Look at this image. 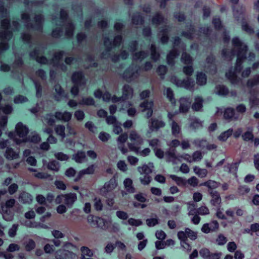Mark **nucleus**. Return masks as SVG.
Instances as JSON below:
<instances>
[{"instance_id": "obj_1", "label": "nucleus", "mask_w": 259, "mask_h": 259, "mask_svg": "<svg viewBox=\"0 0 259 259\" xmlns=\"http://www.w3.org/2000/svg\"><path fill=\"white\" fill-rule=\"evenodd\" d=\"M233 49L229 50L225 49L222 51V56L226 59L231 60L235 56H237V61L235 68L230 70L226 73V76L232 84H238L241 81L239 77L241 71L242 69V63L246 60L253 61L255 58V55L250 53L248 58L246 57L247 46L243 44L238 37H235L232 40Z\"/></svg>"}, {"instance_id": "obj_2", "label": "nucleus", "mask_w": 259, "mask_h": 259, "mask_svg": "<svg viewBox=\"0 0 259 259\" xmlns=\"http://www.w3.org/2000/svg\"><path fill=\"white\" fill-rule=\"evenodd\" d=\"M7 14V10L4 6V3L0 0V17H6ZM1 27L3 30L0 31V57L5 51L9 49L8 42L13 36L12 31L10 30V22L9 19L2 20Z\"/></svg>"}, {"instance_id": "obj_3", "label": "nucleus", "mask_w": 259, "mask_h": 259, "mask_svg": "<svg viewBox=\"0 0 259 259\" xmlns=\"http://www.w3.org/2000/svg\"><path fill=\"white\" fill-rule=\"evenodd\" d=\"M60 21L59 25L52 31V36L55 38H59L64 34L68 38L72 37L74 30L73 23L68 19V14L64 10H61L60 14Z\"/></svg>"}, {"instance_id": "obj_4", "label": "nucleus", "mask_w": 259, "mask_h": 259, "mask_svg": "<svg viewBox=\"0 0 259 259\" xmlns=\"http://www.w3.org/2000/svg\"><path fill=\"white\" fill-rule=\"evenodd\" d=\"M41 54L40 51V48L36 47L33 51H32L30 53V56L31 58L35 60L37 62L41 64H51L53 65L62 70L63 71H66L67 69L66 65L63 63H60V61L62 59L64 54V51H59L56 52L53 57V58L49 60L46 57L43 56H40Z\"/></svg>"}, {"instance_id": "obj_5", "label": "nucleus", "mask_w": 259, "mask_h": 259, "mask_svg": "<svg viewBox=\"0 0 259 259\" xmlns=\"http://www.w3.org/2000/svg\"><path fill=\"white\" fill-rule=\"evenodd\" d=\"M122 40L121 35L116 36L113 40H110L108 37L104 38V45L105 47V51L102 53V57L104 59L112 58L114 62L117 61L120 58L122 59H126L128 56V53L126 51H122L118 55L111 56V52L113 49L119 47Z\"/></svg>"}, {"instance_id": "obj_6", "label": "nucleus", "mask_w": 259, "mask_h": 259, "mask_svg": "<svg viewBox=\"0 0 259 259\" xmlns=\"http://www.w3.org/2000/svg\"><path fill=\"white\" fill-rule=\"evenodd\" d=\"M15 130L16 135L15 132H11L9 133L8 136L17 145L26 142L37 143L40 141V137L35 132L32 133L31 135H29L28 138H25L22 140L18 139L16 136H18L20 138H24L28 133V128L21 122H19L16 124Z\"/></svg>"}, {"instance_id": "obj_7", "label": "nucleus", "mask_w": 259, "mask_h": 259, "mask_svg": "<svg viewBox=\"0 0 259 259\" xmlns=\"http://www.w3.org/2000/svg\"><path fill=\"white\" fill-rule=\"evenodd\" d=\"M87 220L92 226H96L110 232L115 233L119 230V225L117 223H112L110 220H105L93 215H89Z\"/></svg>"}, {"instance_id": "obj_8", "label": "nucleus", "mask_w": 259, "mask_h": 259, "mask_svg": "<svg viewBox=\"0 0 259 259\" xmlns=\"http://www.w3.org/2000/svg\"><path fill=\"white\" fill-rule=\"evenodd\" d=\"M129 138L131 142L128 143V145L131 151L143 156H146L149 154L150 150L148 148H145L141 151H139V146L142 144L143 140L135 131H132L131 133Z\"/></svg>"}, {"instance_id": "obj_9", "label": "nucleus", "mask_w": 259, "mask_h": 259, "mask_svg": "<svg viewBox=\"0 0 259 259\" xmlns=\"http://www.w3.org/2000/svg\"><path fill=\"white\" fill-rule=\"evenodd\" d=\"M22 19L25 23V25L28 29H33L38 31L41 32L42 30V21L43 16L41 14H36L35 15L32 22H31V20L29 15L27 13H23L22 14Z\"/></svg>"}, {"instance_id": "obj_10", "label": "nucleus", "mask_w": 259, "mask_h": 259, "mask_svg": "<svg viewBox=\"0 0 259 259\" xmlns=\"http://www.w3.org/2000/svg\"><path fill=\"white\" fill-rule=\"evenodd\" d=\"M72 81L74 85L71 89V93L74 96H76L79 92V89L84 88L85 79L82 72H75L72 76Z\"/></svg>"}, {"instance_id": "obj_11", "label": "nucleus", "mask_w": 259, "mask_h": 259, "mask_svg": "<svg viewBox=\"0 0 259 259\" xmlns=\"http://www.w3.org/2000/svg\"><path fill=\"white\" fill-rule=\"evenodd\" d=\"M133 90L129 85H124L123 88V95L121 97L118 98L116 96H113L111 99L112 102L115 103L120 101V103L122 106V109H124L123 107L125 108L130 107L132 105L128 102H126L125 100L132 98L133 96Z\"/></svg>"}, {"instance_id": "obj_12", "label": "nucleus", "mask_w": 259, "mask_h": 259, "mask_svg": "<svg viewBox=\"0 0 259 259\" xmlns=\"http://www.w3.org/2000/svg\"><path fill=\"white\" fill-rule=\"evenodd\" d=\"M258 84H259V75H255L253 78L248 79L247 82V88L250 89L251 96L249 101L251 106L257 105L259 102V99L256 97L257 91L252 90L254 86Z\"/></svg>"}, {"instance_id": "obj_13", "label": "nucleus", "mask_w": 259, "mask_h": 259, "mask_svg": "<svg viewBox=\"0 0 259 259\" xmlns=\"http://www.w3.org/2000/svg\"><path fill=\"white\" fill-rule=\"evenodd\" d=\"M71 116L72 114L69 112L65 111L64 113L57 112L55 116L52 114H47L44 119L49 125H53L55 122V118L58 120L68 121L70 120Z\"/></svg>"}, {"instance_id": "obj_14", "label": "nucleus", "mask_w": 259, "mask_h": 259, "mask_svg": "<svg viewBox=\"0 0 259 259\" xmlns=\"http://www.w3.org/2000/svg\"><path fill=\"white\" fill-rule=\"evenodd\" d=\"M170 81L177 87H183L191 91L193 90L195 85L194 80L189 77L183 80H180L176 76H173L171 77Z\"/></svg>"}, {"instance_id": "obj_15", "label": "nucleus", "mask_w": 259, "mask_h": 259, "mask_svg": "<svg viewBox=\"0 0 259 259\" xmlns=\"http://www.w3.org/2000/svg\"><path fill=\"white\" fill-rule=\"evenodd\" d=\"M176 150L175 149H170L166 153L168 161L172 162L173 164H178L181 162V158H183L184 160L189 162H193L192 156L189 154H185L181 156H177L176 155Z\"/></svg>"}, {"instance_id": "obj_16", "label": "nucleus", "mask_w": 259, "mask_h": 259, "mask_svg": "<svg viewBox=\"0 0 259 259\" xmlns=\"http://www.w3.org/2000/svg\"><path fill=\"white\" fill-rule=\"evenodd\" d=\"M181 43V39L178 36L174 38V49L167 55V63L168 65L173 66L175 64V59L180 55V52L177 50L176 47Z\"/></svg>"}, {"instance_id": "obj_17", "label": "nucleus", "mask_w": 259, "mask_h": 259, "mask_svg": "<svg viewBox=\"0 0 259 259\" xmlns=\"http://www.w3.org/2000/svg\"><path fill=\"white\" fill-rule=\"evenodd\" d=\"M139 70L140 69L137 67L135 69L133 67H130L123 73V77L127 81H132L138 77L140 75Z\"/></svg>"}, {"instance_id": "obj_18", "label": "nucleus", "mask_w": 259, "mask_h": 259, "mask_svg": "<svg viewBox=\"0 0 259 259\" xmlns=\"http://www.w3.org/2000/svg\"><path fill=\"white\" fill-rule=\"evenodd\" d=\"M77 255L72 252L60 249L56 252V259H77Z\"/></svg>"}, {"instance_id": "obj_19", "label": "nucleus", "mask_w": 259, "mask_h": 259, "mask_svg": "<svg viewBox=\"0 0 259 259\" xmlns=\"http://www.w3.org/2000/svg\"><path fill=\"white\" fill-rule=\"evenodd\" d=\"M117 184L115 178H111L108 182L105 183L101 189V192L104 195L108 192L112 191L117 186Z\"/></svg>"}, {"instance_id": "obj_20", "label": "nucleus", "mask_w": 259, "mask_h": 259, "mask_svg": "<svg viewBox=\"0 0 259 259\" xmlns=\"http://www.w3.org/2000/svg\"><path fill=\"white\" fill-rule=\"evenodd\" d=\"M207 66L205 67L207 72L215 73L217 71L216 65L214 63V58L212 55L209 56L206 59Z\"/></svg>"}, {"instance_id": "obj_21", "label": "nucleus", "mask_w": 259, "mask_h": 259, "mask_svg": "<svg viewBox=\"0 0 259 259\" xmlns=\"http://www.w3.org/2000/svg\"><path fill=\"white\" fill-rule=\"evenodd\" d=\"M191 102L192 99L189 98H181L180 100V111L183 113L187 112L190 108Z\"/></svg>"}, {"instance_id": "obj_22", "label": "nucleus", "mask_w": 259, "mask_h": 259, "mask_svg": "<svg viewBox=\"0 0 259 259\" xmlns=\"http://www.w3.org/2000/svg\"><path fill=\"white\" fill-rule=\"evenodd\" d=\"M127 139V134L126 133L121 134L118 138V147L122 154H125L128 151V149L124 146V143L125 142Z\"/></svg>"}, {"instance_id": "obj_23", "label": "nucleus", "mask_w": 259, "mask_h": 259, "mask_svg": "<svg viewBox=\"0 0 259 259\" xmlns=\"http://www.w3.org/2000/svg\"><path fill=\"white\" fill-rule=\"evenodd\" d=\"M153 106V102L152 101H144L140 104V107L143 108V111L147 110L146 117L149 118L151 117L153 113L152 107Z\"/></svg>"}, {"instance_id": "obj_24", "label": "nucleus", "mask_w": 259, "mask_h": 259, "mask_svg": "<svg viewBox=\"0 0 259 259\" xmlns=\"http://www.w3.org/2000/svg\"><path fill=\"white\" fill-rule=\"evenodd\" d=\"M14 69L13 72L14 73H18L22 75L23 71V62L21 58L16 59L13 64Z\"/></svg>"}, {"instance_id": "obj_25", "label": "nucleus", "mask_w": 259, "mask_h": 259, "mask_svg": "<svg viewBox=\"0 0 259 259\" xmlns=\"http://www.w3.org/2000/svg\"><path fill=\"white\" fill-rule=\"evenodd\" d=\"M165 126V123L161 120L156 118H152L150 124V128L151 131L158 130Z\"/></svg>"}, {"instance_id": "obj_26", "label": "nucleus", "mask_w": 259, "mask_h": 259, "mask_svg": "<svg viewBox=\"0 0 259 259\" xmlns=\"http://www.w3.org/2000/svg\"><path fill=\"white\" fill-rule=\"evenodd\" d=\"M170 28L168 26H165L164 28L160 31L159 35H161L160 41L162 44H165L167 42L169 39L168 32L170 31Z\"/></svg>"}, {"instance_id": "obj_27", "label": "nucleus", "mask_w": 259, "mask_h": 259, "mask_svg": "<svg viewBox=\"0 0 259 259\" xmlns=\"http://www.w3.org/2000/svg\"><path fill=\"white\" fill-rule=\"evenodd\" d=\"M152 24L158 26L160 24H166V20L160 13H157L152 19Z\"/></svg>"}, {"instance_id": "obj_28", "label": "nucleus", "mask_w": 259, "mask_h": 259, "mask_svg": "<svg viewBox=\"0 0 259 259\" xmlns=\"http://www.w3.org/2000/svg\"><path fill=\"white\" fill-rule=\"evenodd\" d=\"M212 199L210 202L214 206H218L221 202V199L220 194L218 192L214 190H211L209 192Z\"/></svg>"}, {"instance_id": "obj_29", "label": "nucleus", "mask_w": 259, "mask_h": 259, "mask_svg": "<svg viewBox=\"0 0 259 259\" xmlns=\"http://www.w3.org/2000/svg\"><path fill=\"white\" fill-rule=\"evenodd\" d=\"M77 196L75 193H69L64 195V202L68 206H71L76 200Z\"/></svg>"}, {"instance_id": "obj_30", "label": "nucleus", "mask_w": 259, "mask_h": 259, "mask_svg": "<svg viewBox=\"0 0 259 259\" xmlns=\"http://www.w3.org/2000/svg\"><path fill=\"white\" fill-rule=\"evenodd\" d=\"M153 167L152 163H149L148 164H144L142 166H139L138 170L141 174H149L152 172Z\"/></svg>"}, {"instance_id": "obj_31", "label": "nucleus", "mask_w": 259, "mask_h": 259, "mask_svg": "<svg viewBox=\"0 0 259 259\" xmlns=\"http://www.w3.org/2000/svg\"><path fill=\"white\" fill-rule=\"evenodd\" d=\"M80 250L82 253L81 259H93L91 257L93 255V252L88 247H81Z\"/></svg>"}, {"instance_id": "obj_32", "label": "nucleus", "mask_w": 259, "mask_h": 259, "mask_svg": "<svg viewBox=\"0 0 259 259\" xmlns=\"http://www.w3.org/2000/svg\"><path fill=\"white\" fill-rule=\"evenodd\" d=\"M123 184L126 191L129 193L135 192V189L133 186V181L130 178H126L124 180Z\"/></svg>"}, {"instance_id": "obj_33", "label": "nucleus", "mask_w": 259, "mask_h": 259, "mask_svg": "<svg viewBox=\"0 0 259 259\" xmlns=\"http://www.w3.org/2000/svg\"><path fill=\"white\" fill-rule=\"evenodd\" d=\"M19 199L23 203H30L32 200V197L28 193L23 192L20 194Z\"/></svg>"}, {"instance_id": "obj_34", "label": "nucleus", "mask_w": 259, "mask_h": 259, "mask_svg": "<svg viewBox=\"0 0 259 259\" xmlns=\"http://www.w3.org/2000/svg\"><path fill=\"white\" fill-rule=\"evenodd\" d=\"M149 55V53L147 51H141L136 52L134 54L133 59L135 61H142L144 59L146 58Z\"/></svg>"}, {"instance_id": "obj_35", "label": "nucleus", "mask_w": 259, "mask_h": 259, "mask_svg": "<svg viewBox=\"0 0 259 259\" xmlns=\"http://www.w3.org/2000/svg\"><path fill=\"white\" fill-rule=\"evenodd\" d=\"M151 59L154 62L158 61L160 58V54L157 51L155 44H152L150 46Z\"/></svg>"}, {"instance_id": "obj_36", "label": "nucleus", "mask_w": 259, "mask_h": 259, "mask_svg": "<svg viewBox=\"0 0 259 259\" xmlns=\"http://www.w3.org/2000/svg\"><path fill=\"white\" fill-rule=\"evenodd\" d=\"M19 156L18 152L15 151L11 148H8L6 151L5 156L8 159L17 158Z\"/></svg>"}, {"instance_id": "obj_37", "label": "nucleus", "mask_w": 259, "mask_h": 259, "mask_svg": "<svg viewBox=\"0 0 259 259\" xmlns=\"http://www.w3.org/2000/svg\"><path fill=\"white\" fill-rule=\"evenodd\" d=\"M195 32L194 26L190 25L189 30L187 31H183L182 35L188 39H191L195 37Z\"/></svg>"}, {"instance_id": "obj_38", "label": "nucleus", "mask_w": 259, "mask_h": 259, "mask_svg": "<svg viewBox=\"0 0 259 259\" xmlns=\"http://www.w3.org/2000/svg\"><path fill=\"white\" fill-rule=\"evenodd\" d=\"M216 94L220 96H226L229 94V90L227 88L223 85H219L216 87Z\"/></svg>"}, {"instance_id": "obj_39", "label": "nucleus", "mask_w": 259, "mask_h": 259, "mask_svg": "<svg viewBox=\"0 0 259 259\" xmlns=\"http://www.w3.org/2000/svg\"><path fill=\"white\" fill-rule=\"evenodd\" d=\"M203 99L201 97H197L195 99V102L192 105V109L195 111H199L202 107Z\"/></svg>"}, {"instance_id": "obj_40", "label": "nucleus", "mask_w": 259, "mask_h": 259, "mask_svg": "<svg viewBox=\"0 0 259 259\" xmlns=\"http://www.w3.org/2000/svg\"><path fill=\"white\" fill-rule=\"evenodd\" d=\"M197 83L200 85H204L206 82V76L202 72H198L196 78Z\"/></svg>"}, {"instance_id": "obj_41", "label": "nucleus", "mask_w": 259, "mask_h": 259, "mask_svg": "<svg viewBox=\"0 0 259 259\" xmlns=\"http://www.w3.org/2000/svg\"><path fill=\"white\" fill-rule=\"evenodd\" d=\"M30 79L33 81L36 89V96L37 98L41 97L42 93V88L39 83L36 81L31 75H29Z\"/></svg>"}, {"instance_id": "obj_42", "label": "nucleus", "mask_w": 259, "mask_h": 259, "mask_svg": "<svg viewBox=\"0 0 259 259\" xmlns=\"http://www.w3.org/2000/svg\"><path fill=\"white\" fill-rule=\"evenodd\" d=\"M132 22L136 25L142 24L144 22L143 18L140 13H135L132 17Z\"/></svg>"}, {"instance_id": "obj_43", "label": "nucleus", "mask_w": 259, "mask_h": 259, "mask_svg": "<svg viewBox=\"0 0 259 259\" xmlns=\"http://www.w3.org/2000/svg\"><path fill=\"white\" fill-rule=\"evenodd\" d=\"M2 214L3 218L7 221L12 220L14 216L13 212L10 209H5L4 211H2Z\"/></svg>"}, {"instance_id": "obj_44", "label": "nucleus", "mask_w": 259, "mask_h": 259, "mask_svg": "<svg viewBox=\"0 0 259 259\" xmlns=\"http://www.w3.org/2000/svg\"><path fill=\"white\" fill-rule=\"evenodd\" d=\"M54 88L55 91L57 94V96H56L57 100H60L62 97L66 96L64 91L62 90L61 87L59 84L55 85Z\"/></svg>"}, {"instance_id": "obj_45", "label": "nucleus", "mask_w": 259, "mask_h": 259, "mask_svg": "<svg viewBox=\"0 0 259 259\" xmlns=\"http://www.w3.org/2000/svg\"><path fill=\"white\" fill-rule=\"evenodd\" d=\"M224 118L226 119H231L234 118L236 119L237 117L235 116L234 110L231 108H227L224 112Z\"/></svg>"}, {"instance_id": "obj_46", "label": "nucleus", "mask_w": 259, "mask_h": 259, "mask_svg": "<svg viewBox=\"0 0 259 259\" xmlns=\"http://www.w3.org/2000/svg\"><path fill=\"white\" fill-rule=\"evenodd\" d=\"M85 158V154L84 152L78 151L77 153L73 155V159L78 163H81L84 160Z\"/></svg>"}, {"instance_id": "obj_47", "label": "nucleus", "mask_w": 259, "mask_h": 259, "mask_svg": "<svg viewBox=\"0 0 259 259\" xmlns=\"http://www.w3.org/2000/svg\"><path fill=\"white\" fill-rule=\"evenodd\" d=\"M194 171L200 178H204L207 174V170L206 169H202L197 166L194 167Z\"/></svg>"}, {"instance_id": "obj_48", "label": "nucleus", "mask_w": 259, "mask_h": 259, "mask_svg": "<svg viewBox=\"0 0 259 259\" xmlns=\"http://www.w3.org/2000/svg\"><path fill=\"white\" fill-rule=\"evenodd\" d=\"M233 130L231 128L222 133L218 137L219 140L225 141L232 134Z\"/></svg>"}, {"instance_id": "obj_49", "label": "nucleus", "mask_w": 259, "mask_h": 259, "mask_svg": "<svg viewBox=\"0 0 259 259\" xmlns=\"http://www.w3.org/2000/svg\"><path fill=\"white\" fill-rule=\"evenodd\" d=\"M94 172V167L93 165L89 166L87 168L81 170L78 174V178L79 179L83 175L85 174H92Z\"/></svg>"}, {"instance_id": "obj_50", "label": "nucleus", "mask_w": 259, "mask_h": 259, "mask_svg": "<svg viewBox=\"0 0 259 259\" xmlns=\"http://www.w3.org/2000/svg\"><path fill=\"white\" fill-rule=\"evenodd\" d=\"M165 94L166 95L167 98L171 103V104L172 105H175L176 103V100L174 97V93L172 90L170 88H168L166 89Z\"/></svg>"}, {"instance_id": "obj_51", "label": "nucleus", "mask_w": 259, "mask_h": 259, "mask_svg": "<svg viewBox=\"0 0 259 259\" xmlns=\"http://www.w3.org/2000/svg\"><path fill=\"white\" fill-rule=\"evenodd\" d=\"M182 61L186 64H191L192 63V58L190 55L186 52L182 54L181 57Z\"/></svg>"}, {"instance_id": "obj_52", "label": "nucleus", "mask_w": 259, "mask_h": 259, "mask_svg": "<svg viewBox=\"0 0 259 259\" xmlns=\"http://www.w3.org/2000/svg\"><path fill=\"white\" fill-rule=\"evenodd\" d=\"M55 131L57 135L62 138L65 137V127L62 125H58L55 127Z\"/></svg>"}, {"instance_id": "obj_53", "label": "nucleus", "mask_w": 259, "mask_h": 259, "mask_svg": "<svg viewBox=\"0 0 259 259\" xmlns=\"http://www.w3.org/2000/svg\"><path fill=\"white\" fill-rule=\"evenodd\" d=\"M48 168L49 169L57 171L59 169L60 165L58 161L53 160L48 163Z\"/></svg>"}, {"instance_id": "obj_54", "label": "nucleus", "mask_w": 259, "mask_h": 259, "mask_svg": "<svg viewBox=\"0 0 259 259\" xmlns=\"http://www.w3.org/2000/svg\"><path fill=\"white\" fill-rule=\"evenodd\" d=\"M95 103V101L93 98L92 97H88V98H83L78 103L80 105H93Z\"/></svg>"}, {"instance_id": "obj_55", "label": "nucleus", "mask_w": 259, "mask_h": 259, "mask_svg": "<svg viewBox=\"0 0 259 259\" xmlns=\"http://www.w3.org/2000/svg\"><path fill=\"white\" fill-rule=\"evenodd\" d=\"M203 185L207 187L209 189H213L218 187L219 184L214 181L208 180L204 182Z\"/></svg>"}, {"instance_id": "obj_56", "label": "nucleus", "mask_w": 259, "mask_h": 259, "mask_svg": "<svg viewBox=\"0 0 259 259\" xmlns=\"http://www.w3.org/2000/svg\"><path fill=\"white\" fill-rule=\"evenodd\" d=\"M170 178L174 180L179 186H184L186 184V181L182 178L175 175H171Z\"/></svg>"}, {"instance_id": "obj_57", "label": "nucleus", "mask_w": 259, "mask_h": 259, "mask_svg": "<svg viewBox=\"0 0 259 259\" xmlns=\"http://www.w3.org/2000/svg\"><path fill=\"white\" fill-rule=\"evenodd\" d=\"M233 10L234 16L238 20H239L240 19H243L244 14L242 8H241L240 11H238L236 10L235 7H233Z\"/></svg>"}, {"instance_id": "obj_58", "label": "nucleus", "mask_w": 259, "mask_h": 259, "mask_svg": "<svg viewBox=\"0 0 259 259\" xmlns=\"http://www.w3.org/2000/svg\"><path fill=\"white\" fill-rule=\"evenodd\" d=\"M15 203V200L14 199H11L6 201L5 205L2 206V211H4L5 209H10L12 208Z\"/></svg>"}, {"instance_id": "obj_59", "label": "nucleus", "mask_w": 259, "mask_h": 259, "mask_svg": "<svg viewBox=\"0 0 259 259\" xmlns=\"http://www.w3.org/2000/svg\"><path fill=\"white\" fill-rule=\"evenodd\" d=\"M171 131L172 135L175 137L177 136V135L179 134L180 131V126L174 121L172 122Z\"/></svg>"}, {"instance_id": "obj_60", "label": "nucleus", "mask_w": 259, "mask_h": 259, "mask_svg": "<svg viewBox=\"0 0 259 259\" xmlns=\"http://www.w3.org/2000/svg\"><path fill=\"white\" fill-rule=\"evenodd\" d=\"M194 144H195L196 146L204 148L206 147L207 143V141L205 140H200L199 139H196L193 142Z\"/></svg>"}, {"instance_id": "obj_61", "label": "nucleus", "mask_w": 259, "mask_h": 259, "mask_svg": "<svg viewBox=\"0 0 259 259\" xmlns=\"http://www.w3.org/2000/svg\"><path fill=\"white\" fill-rule=\"evenodd\" d=\"M199 253L200 256L204 259H208L211 252L209 250L206 248H202L200 251Z\"/></svg>"}, {"instance_id": "obj_62", "label": "nucleus", "mask_w": 259, "mask_h": 259, "mask_svg": "<svg viewBox=\"0 0 259 259\" xmlns=\"http://www.w3.org/2000/svg\"><path fill=\"white\" fill-rule=\"evenodd\" d=\"M94 206L96 210H101L103 207V204L100 198L96 197L94 199Z\"/></svg>"}, {"instance_id": "obj_63", "label": "nucleus", "mask_w": 259, "mask_h": 259, "mask_svg": "<svg viewBox=\"0 0 259 259\" xmlns=\"http://www.w3.org/2000/svg\"><path fill=\"white\" fill-rule=\"evenodd\" d=\"M141 183L143 185H148L151 181V177L149 174H145L140 178Z\"/></svg>"}, {"instance_id": "obj_64", "label": "nucleus", "mask_w": 259, "mask_h": 259, "mask_svg": "<svg viewBox=\"0 0 259 259\" xmlns=\"http://www.w3.org/2000/svg\"><path fill=\"white\" fill-rule=\"evenodd\" d=\"M167 71V67L165 65H160L157 70V72L159 75L161 76L162 78H163L164 75L166 73Z\"/></svg>"}]
</instances>
